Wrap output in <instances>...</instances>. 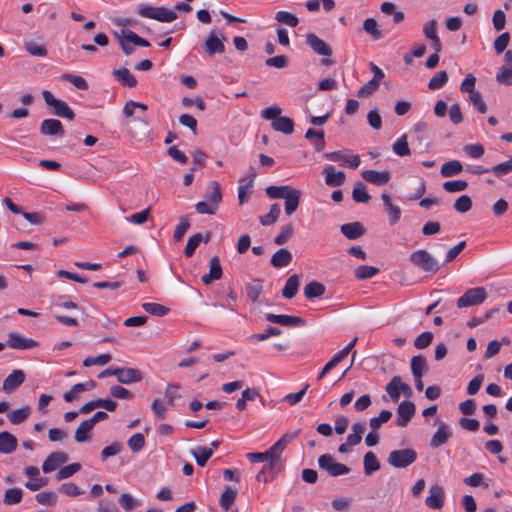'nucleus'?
<instances>
[{"label": "nucleus", "mask_w": 512, "mask_h": 512, "mask_svg": "<svg viewBox=\"0 0 512 512\" xmlns=\"http://www.w3.org/2000/svg\"><path fill=\"white\" fill-rule=\"evenodd\" d=\"M115 36L118 39V42L124 52L125 55H131L134 52L133 45L141 46V47H149L150 43L138 36L132 30L124 29L119 33H115Z\"/></svg>", "instance_id": "f03ea898"}, {"label": "nucleus", "mask_w": 512, "mask_h": 512, "mask_svg": "<svg viewBox=\"0 0 512 512\" xmlns=\"http://www.w3.org/2000/svg\"><path fill=\"white\" fill-rule=\"evenodd\" d=\"M296 189L288 186V185H282V186H268L265 189L266 195L271 199H285L288 194H291V191H295Z\"/></svg>", "instance_id": "f704fd0d"}, {"label": "nucleus", "mask_w": 512, "mask_h": 512, "mask_svg": "<svg viewBox=\"0 0 512 512\" xmlns=\"http://www.w3.org/2000/svg\"><path fill=\"white\" fill-rule=\"evenodd\" d=\"M301 198V192L299 190L291 191V194H288L285 197L284 209L285 213L290 216L292 215L298 208Z\"/></svg>", "instance_id": "4c0bfd02"}, {"label": "nucleus", "mask_w": 512, "mask_h": 512, "mask_svg": "<svg viewBox=\"0 0 512 512\" xmlns=\"http://www.w3.org/2000/svg\"><path fill=\"white\" fill-rule=\"evenodd\" d=\"M324 157L329 161L338 162L341 166L352 169L358 168L361 162L359 155L349 154L345 150L326 153Z\"/></svg>", "instance_id": "9d476101"}, {"label": "nucleus", "mask_w": 512, "mask_h": 512, "mask_svg": "<svg viewBox=\"0 0 512 512\" xmlns=\"http://www.w3.org/2000/svg\"><path fill=\"white\" fill-rule=\"evenodd\" d=\"M22 496H23L22 489L10 488V489L6 490L4 497H3V502L6 505L18 504L19 502H21Z\"/></svg>", "instance_id": "4d7b16f0"}, {"label": "nucleus", "mask_w": 512, "mask_h": 512, "mask_svg": "<svg viewBox=\"0 0 512 512\" xmlns=\"http://www.w3.org/2000/svg\"><path fill=\"white\" fill-rule=\"evenodd\" d=\"M223 275L222 266L218 256H213L209 263V273L204 274L201 278L205 285H210L214 281L221 279Z\"/></svg>", "instance_id": "6ab92c4d"}, {"label": "nucleus", "mask_w": 512, "mask_h": 512, "mask_svg": "<svg viewBox=\"0 0 512 512\" xmlns=\"http://www.w3.org/2000/svg\"><path fill=\"white\" fill-rule=\"evenodd\" d=\"M94 426L88 421L84 420L81 422V424L78 426V428L75 431V441L78 443H84L90 440V433Z\"/></svg>", "instance_id": "ea45409f"}, {"label": "nucleus", "mask_w": 512, "mask_h": 512, "mask_svg": "<svg viewBox=\"0 0 512 512\" xmlns=\"http://www.w3.org/2000/svg\"><path fill=\"white\" fill-rule=\"evenodd\" d=\"M104 408L107 411L113 412L117 408V403L110 399H97L92 400L87 403H85L80 409L79 412L81 414H88L91 411H93L95 408Z\"/></svg>", "instance_id": "4be33fe9"}, {"label": "nucleus", "mask_w": 512, "mask_h": 512, "mask_svg": "<svg viewBox=\"0 0 512 512\" xmlns=\"http://www.w3.org/2000/svg\"><path fill=\"white\" fill-rule=\"evenodd\" d=\"M42 96L45 101V103L53 107L54 114L60 117H65L69 120H72L75 116L72 109L67 105L66 102L56 99L54 95L49 90H43Z\"/></svg>", "instance_id": "0eeeda50"}, {"label": "nucleus", "mask_w": 512, "mask_h": 512, "mask_svg": "<svg viewBox=\"0 0 512 512\" xmlns=\"http://www.w3.org/2000/svg\"><path fill=\"white\" fill-rule=\"evenodd\" d=\"M142 308L147 313H149L151 315L159 316V317L165 316L169 312V309L167 307H165L161 304H158V303H150V302L143 303Z\"/></svg>", "instance_id": "052dcab7"}, {"label": "nucleus", "mask_w": 512, "mask_h": 512, "mask_svg": "<svg viewBox=\"0 0 512 512\" xmlns=\"http://www.w3.org/2000/svg\"><path fill=\"white\" fill-rule=\"evenodd\" d=\"M202 240L203 237L200 233H196L190 236L184 250L185 256L191 257L195 253L196 248L199 246Z\"/></svg>", "instance_id": "69168bd1"}, {"label": "nucleus", "mask_w": 512, "mask_h": 512, "mask_svg": "<svg viewBox=\"0 0 512 512\" xmlns=\"http://www.w3.org/2000/svg\"><path fill=\"white\" fill-rule=\"evenodd\" d=\"M306 42L316 54L327 57L332 55L331 47L316 34L309 33L306 36Z\"/></svg>", "instance_id": "aec40b11"}, {"label": "nucleus", "mask_w": 512, "mask_h": 512, "mask_svg": "<svg viewBox=\"0 0 512 512\" xmlns=\"http://www.w3.org/2000/svg\"><path fill=\"white\" fill-rule=\"evenodd\" d=\"M17 448L16 437L6 431L0 432V453L11 454Z\"/></svg>", "instance_id": "bb28decb"}, {"label": "nucleus", "mask_w": 512, "mask_h": 512, "mask_svg": "<svg viewBox=\"0 0 512 512\" xmlns=\"http://www.w3.org/2000/svg\"><path fill=\"white\" fill-rule=\"evenodd\" d=\"M25 381V373L21 369L13 370L3 381L2 390L6 394L16 391Z\"/></svg>", "instance_id": "f8f14e48"}, {"label": "nucleus", "mask_w": 512, "mask_h": 512, "mask_svg": "<svg viewBox=\"0 0 512 512\" xmlns=\"http://www.w3.org/2000/svg\"><path fill=\"white\" fill-rule=\"evenodd\" d=\"M272 128L275 131L282 132L286 135L292 134L294 131V122L287 116H280L272 121Z\"/></svg>", "instance_id": "7c9ffc66"}, {"label": "nucleus", "mask_w": 512, "mask_h": 512, "mask_svg": "<svg viewBox=\"0 0 512 512\" xmlns=\"http://www.w3.org/2000/svg\"><path fill=\"white\" fill-rule=\"evenodd\" d=\"M463 166L458 160L445 162L441 167V175L443 177H453L461 173Z\"/></svg>", "instance_id": "a19ab883"}, {"label": "nucleus", "mask_w": 512, "mask_h": 512, "mask_svg": "<svg viewBox=\"0 0 512 512\" xmlns=\"http://www.w3.org/2000/svg\"><path fill=\"white\" fill-rule=\"evenodd\" d=\"M393 152L400 156H409L411 154L409 145H408V139L407 135L403 134L392 146Z\"/></svg>", "instance_id": "3c124183"}, {"label": "nucleus", "mask_w": 512, "mask_h": 512, "mask_svg": "<svg viewBox=\"0 0 512 512\" xmlns=\"http://www.w3.org/2000/svg\"><path fill=\"white\" fill-rule=\"evenodd\" d=\"M445 492L442 486L432 485L429 488V496L425 500L426 506L431 509H441L444 505Z\"/></svg>", "instance_id": "4468645a"}, {"label": "nucleus", "mask_w": 512, "mask_h": 512, "mask_svg": "<svg viewBox=\"0 0 512 512\" xmlns=\"http://www.w3.org/2000/svg\"><path fill=\"white\" fill-rule=\"evenodd\" d=\"M487 298V291L484 287L470 288L457 299L458 308H466L470 306L480 305Z\"/></svg>", "instance_id": "423d86ee"}, {"label": "nucleus", "mask_w": 512, "mask_h": 512, "mask_svg": "<svg viewBox=\"0 0 512 512\" xmlns=\"http://www.w3.org/2000/svg\"><path fill=\"white\" fill-rule=\"evenodd\" d=\"M81 465L79 463H72L69 465H66L64 467H61L58 472L55 475V478L57 481H61L63 479L70 478L75 473L80 471Z\"/></svg>", "instance_id": "864d4df0"}, {"label": "nucleus", "mask_w": 512, "mask_h": 512, "mask_svg": "<svg viewBox=\"0 0 512 512\" xmlns=\"http://www.w3.org/2000/svg\"><path fill=\"white\" fill-rule=\"evenodd\" d=\"M95 386H96V383L92 380H89L85 383H77V384L73 385L69 391H67L63 394V399H64V401H66L68 403L73 402L74 400L79 398L80 393H82L84 391H90V390L94 389Z\"/></svg>", "instance_id": "b1692460"}, {"label": "nucleus", "mask_w": 512, "mask_h": 512, "mask_svg": "<svg viewBox=\"0 0 512 512\" xmlns=\"http://www.w3.org/2000/svg\"><path fill=\"white\" fill-rule=\"evenodd\" d=\"M127 445L128 447L130 448V450L133 452V453H137L139 452L140 450L143 449V447L145 446V438H144V435L141 434V433H136L134 435H132L128 441H127Z\"/></svg>", "instance_id": "e2e57ef3"}, {"label": "nucleus", "mask_w": 512, "mask_h": 512, "mask_svg": "<svg viewBox=\"0 0 512 512\" xmlns=\"http://www.w3.org/2000/svg\"><path fill=\"white\" fill-rule=\"evenodd\" d=\"M365 429V423H354L351 428L352 432L346 438L347 445H358L362 440V435L365 432Z\"/></svg>", "instance_id": "58836bf2"}, {"label": "nucleus", "mask_w": 512, "mask_h": 512, "mask_svg": "<svg viewBox=\"0 0 512 512\" xmlns=\"http://www.w3.org/2000/svg\"><path fill=\"white\" fill-rule=\"evenodd\" d=\"M280 205L278 203L272 204L269 213L260 217V222L264 226L275 223L280 216Z\"/></svg>", "instance_id": "5fc2aeb1"}, {"label": "nucleus", "mask_w": 512, "mask_h": 512, "mask_svg": "<svg viewBox=\"0 0 512 512\" xmlns=\"http://www.w3.org/2000/svg\"><path fill=\"white\" fill-rule=\"evenodd\" d=\"M266 320L271 323L280 324L286 327H298L306 324L305 320L298 316H290L285 314H272L267 313L265 316Z\"/></svg>", "instance_id": "9b49d317"}, {"label": "nucleus", "mask_w": 512, "mask_h": 512, "mask_svg": "<svg viewBox=\"0 0 512 512\" xmlns=\"http://www.w3.org/2000/svg\"><path fill=\"white\" fill-rule=\"evenodd\" d=\"M191 454L195 458L196 463L204 467L207 463V461L211 458L213 455V448H208L205 446H197L196 448L191 450Z\"/></svg>", "instance_id": "c9c22d12"}, {"label": "nucleus", "mask_w": 512, "mask_h": 512, "mask_svg": "<svg viewBox=\"0 0 512 512\" xmlns=\"http://www.w3.org/2000/svg\"><path fill=\"white\" fill-rule=\"evenodd\" d=\"M352 198L357 203H368L371 199L366 191V186L362 182H357L352 191Z\"/></svg>", "instance_id": "8fccbe9b"}, {"label": "nucleus", "mask_w": 512, "mask_h": 512, "mask_svg": "<svg viewBox=\"0 0 512 512\" xmlns=\"http://www.w3.org/2000/svg\"><path fill=\"white\" fill-rule=\"evenodd\" d=\"M417 459V452L412 448L393 450L389 453L387 462L394 468H406Z\"/></svg>", "instance_id": "39448f33"}, {"label": "nucleus", "mask_w": 512, "mask_h": 512, "mask_svg": "<svg viewBox=\"0 0 512 512\" xmlns=\"http://www.w3.org/2000/svg\"><path fill=\"white\" fill-rule=\"evenodd\" d=\"M340 229L342 234L350 240L358 239L365 233V229L360 222L343 224Z\"/></svg>", "instance_id": "393cba45"}, {"label": "nucleus", "mask_w": 512, "mask_h": 512, "mask_svg": "<svg viewBox=\"0 0 512 512\" xmlns=\"http://www.w3.org/2000/svg\"><path fill=\"white\" fill-rule=\"evenodd\" d=\"M416 411L415 405L411 401H403L398 405L397 408V425L400 427H406L409 421L412 419Z\"/></svg>", "instance_id": "f3484780"}, {"label": "nucleus", "mask_w": 512, "mask_h": 512, "mask_svg": "<svg viewBox=\"0 0 512 512\" xmlns=\"http://www.w3.org/2000/svg\"><path fill=\"white\" fill-rule=\"evenodd\" d=\"M325 286L317 281L309 282L304 288V295L307 299L321 297L325 293Z\"/></svg>", "instance_id": "79ce46f5"}, {"label": "nucleus", "mask_w": 512, "mask_h": 512, "mask_svg": "<svg viewBox=\"0 0 512 512\" xmlns=\"http://www.w3.org/2000/svg\"><path fill=\"white\" fill-rule=\"evenodd\" d=\"M113 75L124 85L128 87H135L137 84L134 75L127 69L121 68L113 71Z\"/></svg>", "instance_id": "de8ad7c7"}, {"label": "nucleus", "mask_w": 512, "mask_h": 512, "mask_svg": "<svg viewBox=\"0 0 512 512\" xmlns=\"http://www.w3.org/2000/svg\"><path fill=\"white\" fill-rule=\"evenodd\" d=\"M236 496H237L236 490L232 489L229 486L226 487L220 497V506L222 507V509H224L225 511H228L230 509L231 505L233 504V502L235 501Z\"/></svg>", "instance_id": "603ef678"}, {"label": "nucleus", "mask_w": 512, "mask_h": 512, "mask_svg": "<svg viewBox=\"0 0 512 512\" xmlns=\"http://www.w3.org/2000/svg\"><path fill=\"white\" fill-rule=\"evenodd\" d=\"M427 370L426 358L422 355L413 356L411 359V371L414 378L423 376V373Z\"/></svg>", "instance_id": "49530a36"}, {"label": "nucleus", "mask_w": 512, "mask_h": 512, "mask_svg": "<svg viewBox=\"0 0 512 512\" xmlns=\"http://www.w3.org/2000/svg\"><path fill=\"white\" fill-rule=\"evenodd\" d=\"M491 172L496 177H502L512 172V156L503 163L497 164L491 168Z\"/></svg>", "instance_id": "774afa93"}, {"label": "nucleus", "mask_w": 512, "mask_h": 512, "mask_svg": "<svg viewBox=\"0 0 512 512\" xmlns=\"http://www.w3.org/2000/svg\"><path fill=\"white\" fill-rule=\"evenodd\" d=\"M298 432L286 433L278 441H276L265 452H252L247 454V458L252 463L267 461L268 470L272 476L276 475L281 470L280 458L287 445L293 442Z\"/></svg>", "instance_id": "f257e3e1"}, {"label": "nucleus", "mask_w": 512, "mask_h": 512, "mask_svg": "<svg viewBox=\"0 0 512 512\" xmlns=\"http://www.w3.org/2000/svg\"><path fill=\"white\" fill-rule=\"evenodd\" d=\"M323 174L325 176V183L330 187L341 186L346 179V174L343 171H336L335 167L328 165L324 168Z\"/></svg>", "instance_id": "5701e85b"}, {"label": "nucleus", "mask_w": 512, "mask_h": 512, "mask_svg": "<svg viewBox=\"0 0 512 512\" xmlns=\"http://www.w3.org/2000/svg\"><path fill=\"white\" fill-rule=\"evenodd\" d=\"M410 262L425 272L436 273L439 270L437 260L426 250L419 249L411 253Z\"/></svg>", "instance_id": "20e7f679"}, {"label": "nucleus", "mask_w": 512, "mask_h": 512, "mask_svg": "<svg viewBox=\"0 0 512 512\" xmlns=\"http://www.w3.org/2000/svg\"><path fill=\"white\" fill-rule=\"evenodd\" d=\"M68 461V455L62 451L52 452L44 460L42 470L44 473H50L56 470L59 466Z\"/></svg>", "instance_id": "2eb2a0df"}, {"label": "nucleus", "mask_w": 512, "mask_h": 512, "mask_svg": "<svg viewBox=\"0 0 512 512\" xmlns=\"http://www.w3.org/2000/svg\"><path fill=\"white\" fill-rule=\"evenodd\" d=\"M392 417V412L388 410H382L377 417L370 419V427L373 431H377L382 424L388 422Z\"/></svg>", "instance_id": "338daca9"}, {"label": "nucleus", "mask_w": 512, "mask_h": 512, "mask_svg": "<svg viewBox=\"0 0 512 512\" xmlns=\"http://www.w3.org/2000/svg\"><path fill=\"white\" fill-rule=\"evenodd\" d=\"M138 14L145 18L154 19L160 22H172L177 19V14L173 10L165 7H153L141 4L138 8Z\"/></svg>", "instance_id": "7ed1b4c3"}, {"label": "nucleus", "mask_w": 512, "mask_h": 512, "mask_svg": "<svg viewBox=\"0 0 512 512\" xmlns=\"http://www.w3.org/2000/svg\"><path fill=\"white\" fill-rule=\"evenodd\" d=\"M318 465L332 477L346 475L350 472V468L348 466L335 462L333 457L329 454L321 455L318 458Z\"/></svg>", "instance_id": "6e6552de"}, {"label": "nucleus", "mask_w": 512, "mask_h": 512, "mask_svg": "<svg viewBox=\"0 0 512 512\" xmlns=\"http://www.w3.org/2000/svg\"><path fill=\"white\" fill-rule=\"evenodd\" d=\"M205 48L209 56H212L215 53H223L225 51L223 42L216 36L214 32H211L208 35L205 41Z\"/></svg>", "instance_id": "c756f323"}, {"label": "nucleus", "mask_w": 512, "mask_h": 512, "mask_svg": "<svg viewBox=\"0 0 512 512\" xmlns=\"http://www.w3.org/2000/svg\"><path fill=\"white\" fill-rule=\"evenodd\" d=\"M275 19L290 27H296L299 23L298 18L288 11H278L275 15Z\"/></svg>", "instance_id": "bf43d9fd"}, {"label": "nucleus", "mask_w": 512, "mask_h": 512, "mask_svg": "<svg viewBox=\"0 0 512 512\" xmlns=\"http://www.w3.org/2000/svg\"><path fill=\"white\" fill-rule=\"evenodd\" d=\"M30 413H31L30 407L25 406L23 408L15 409V410L11 411L10 413L7 414V417L12 424L18 425V424H21L22 422H24L25 420H27Z\"/></svg>", "instance_id": "a18cd8bd"}, {"label": "nucleus", "mask_w": 512, "mask_h": 512, "mask_svg": "<svg viewBox=\"0 0 512 512\" xmlns=\"http://www.w3.org/2000/svg\"><path fill=\"white\" fill-rule=\"evenodd\" d=\"M305 138L312 141V144L317 152H321L325 147L324 131L308 129Z\"/></svg>", "instance_id": "72a5a7b5"}, {"label": "nucleus", "mask_w": 512, "mask_h": 512, "mask_svg": "<svg viewBox=\"0 0 512 512\" xmlns=\"http://www.w3.org/2000/svg\"><path fill=\"white\" fill-rule=\"evenodd\" d=\"M363 464H364V473L366 475H371L373 472L380 469V462L377 459L376 455L368 451L363 458Z\"/></svg>", "instance_id": "37998d69"}, {"label": "nucleus", "mask_w": 512, "mask_h": 512, "mask_svg": "<svg viewBox=\"0 0 512 512\" xmlns=\"http://www.w3.org/2000/svg\"><path fill=\"white\" fill-rule=\"evenodd\" d=\"M451 437V431L448 428L447 425L441 424L437 431L434 433V435L431 438L430 446L432 448H437L443 444H445L449 438Z\"/></svg>", "instance_id": "c85d7f7f"}, {"label": "nucleus", "mask_w": 512, "mask_h": 512, "mask_svg": "<svg viewBox=\"0 0 512 512\" xmlns=\"http://www.w3.org/2000/svg\"><path fill=\"white\" fill-rule=\"evenodd\" d=\"M381 198L383 200L385 210L389 215V223L391 225L396 224L401 217L400 208L392 203L391 197L387 193H383Z\"/></svg>", "instance_id": "a878e982"}, {"label": "nucleus", "mask_w": 512, "mask_h": 512, "mask_svg": "<svg viewBox=\"0 0 512 512\" xmlns=\"http://www.w3.org/2000/svg\"><path fill=\"white\" fill-rule=\"evenodd\" d=\"M7 345L12 349L26 350L37 347L38 343L33 339L12 332L8 335Z\"/></svg>", "instance_id": "dca6fc26"}, {"label": "nucleus", "mask_w": 512, "mask_h": 512, "mask_svg": "<svg viewBox=\"0 0 512 512\" xmlns=\"http://www.w3.org/2000/svg\"><path fill=\"white\" fill-rule=\"evenodd\" d=\"M36 501L41 505L55 506L57 503V495L53 491H45L36 494Z\"/></svg>", "instance_id": "680f3d73"}, {"label": "nucleus", "mask_w": 512, "mask_h": 512, "mask_svg": "<svg viewBox=\"0 0 512 512\" xmlns=\"http://www.w3.org/2000/svg\"><path fill=\"white\" fill-rule=\"evenodd\" d=\"M448 81V74L446 71L437 72L428 83V88L436 90L442 88Z\"/></svg>", "instance_id": "13d9d810"}, {"label": "nucleus", "mask_w": 512, "mask_h": 512, "mask_svg": "<svg viewBox=\"0 0 512 512\" xmlns=\"http://www.w3.org/2000/svg\"><path fill=\"white\" fill-rule=\"evenodd\" d=\"M468 183L465 180H452L443 183V188L446 192L456 193L466 190Z\"/></svg>", "instance_id": "0e129e2a"}, {"label": "nucleus", "mask_w": 512, "mask_h": 512, "mask_svg": "<svg viewBox=\"0 0 512 512\" xmlns=\"http://www.w3.org/2000/svg\"><path fill=\"white\" fill-rule=\"evenodd\" d=\"M263 291V281L260 279H254L246 285L247 297L252 301L256 302Z\"/></svg>", "instance_id": "c03bdc74"}, {"label": "nucleus", "mask_w": 512, "mask_h": 512, "mask_svg": "<svg viewBox=\"0 0 512 512\" xmlns=\"http://www.w3.org/2000/svg\"><path fill=\"white\" fill-rule=\"evenodd\" d=\"M206 201L213 203L219 207L222 200L220 184L217 181H211L207 186L205 194Z\"/></svg>", "instance_id": "473e14b6"}, {"label": "nucleus", "mask_w": 512, "mask_h": 512, "mask_svg": "<svg viewBox=\"0 0 512 512\" xmlns=\"http://www.w3.org/2000/svg\"><path fill=\"white\" fill-rule=\"evenodd\" d=\"M379 273V269L374 266L361 265L354 271V275L359 280L372 278Z\"/></svg>", "instance_id": "6e6d98bb"}, {"label": "nucleus", "mask_w": 512, "mask_h": 512, "mask_svg": "<svg viewBox=\"0 0 512 512\" xmlns=\"http://www.w3.org/2000/svg\"><path fill=\"white\" fill-rule=\"evenodd\" d=\"M363 30L369 34L373 40H379L383 37L381 30L378 28L377 21L374 18H367L364 21Z\"/></svg>", "instance_id": "09e8293b"}, {"label": "nucleus", "mask_w": 512, "mask_h": 512, "mask_svg": "<svg viewBox=\"0 0 512 512\" xmlns=\"http://www.w3.org/2000/svg\"><path fill=\"white\" fill-rule=\"evenodd\" d=\"M300 285V277L297 274L291 275L285 283L284 288L282 289V296L291 299L293 298L299 289Z\"/></svg>", "instance_id": "2f4dec72"}, {"label": "nucleus", "mask_w": 512, "mask_h": 512, "mask_svg": "<svg viewBox=\"0 0 512 512\" xmlns=\"http://www.w3.org/2000/svg\"><path fill=\"white\" fill-rule=\"evenodd\" d=\"M113 375L116 376L118 382L122 384H131L142 380V373L134 368L115 367Z\"/></svg>", "instance_id": "ddd939ff"}, {"label": "nucleus", "mask_w": 512, "mask_h": 512, "mask_svg": "<svg viewBox=\"0 0 512 512\" xmlns=\"http://www.w3.org/2000/svg\"><path fill=\"white\" fill-rule=\"evenodd\" d=\"M293 259L291 252L285 248L277 250L272 258L271 265L275 268H282L288 266Z\"/></svg>", "instance_id": "cd10ccee"}, {"label": "nucleus", "mask_w": 512, "mask_h": 512, "mask_svg": "<svg viewBox=\"0 0 512 512\" xmlns=\"http://www.w3.org/2000/svg\"><path fill=\"white\" fill-rule=\"evenodd\" d=\"M24 49L31 56L45 57L47 56V49L44 43L41 41L28 40L24 42Z\"/></svg>", "instance_id": "e433bc0d"}, {"label": "nucleus", "mask_w": 512, "mask_h": 512, "mask_svg": "<svg viewBox=\"0 0 512 512\" xmlns=\"http://www.w3.org/2000/svg\"><path fill=\"white\" fill-rule=\"evenodd\" d=\"M385 390L391 400L395 403L399 401L401 394L409 398L413 393L411 387L408 384L403 383L400 376H394L386 385Z\"/></svg>", "instance_id": "1a4fd4ad"}, {"label": "nucleus", "mask_w": 512, "mask_h": 512, "mask_svg": "<svg viewBox=\"0 0 512 512\" xmlns=\"http://www.w3.org/2000/svg\"><path fill=\"white\" fill-rule=\"evenodd\" d=\"M362 178L376 186H382L389 182L391 174L389 171L364 170L361 173Z\"/></svg>", "instance_id": "412c9836"}, {"label": "nucleus", "mask_w": 512, "mask_h": 512, "mask_svg": "<svg viewBox=\"0 0 512 512\" xmlns=\"http://www.w3.org/2000/svg\"><path fill=\"white\" fill-rule=\"evenodd\" d=\"M40 133L44 136H64V128L62 123L57 119H45L40 125Z\"/></svg>", "instance_id": "a211bd4d"}]
</instances>
